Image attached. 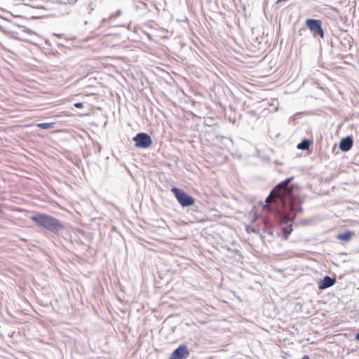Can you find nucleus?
Returning <instances> with one entry per match:
<instances>
[{
	"label": "nucleus",
	"mask_w": 359,
	"mask_h": 359,
	"mask_svg": "<svg viewBox=\"0 0 359 359\" xmlns=\"http://www.w3.org/2000/svg\"><path fill=\"white\" fill-rule=\"evenodd\" d=\"M336 282V279L334 278H331L330 276H325L323 279L320 280L318 283V288L320 290H325L331 286H332Z\"/></svg>",
	"instance_id": "7"
},
{
	"label": "nucleus",
	"mask_w": 359,
	"mask_h": 359,
	"mask_svg": "<svg viewBox=\"0 0 359 359\" xmlns=\"http://www.w3.org/2000/svg\"><path fill=\"white\" fill-rule=\"evenodd\" d=\"M74 107L78 108V109H80V108H82L83 107V104L82 102H76L74 104Z\"/></svg>",
	"instance_id": "14"
},
{
	"label": "nucleus",
	"mask_w": 359,
	"mask_h": 359,
	"mask_svg": "<svg viewBox=\"0 0 359 359\" xmlns=\"http://www.w3.org/2000/svg\"><path fill=\"white\" fill-rule=\"evenodd\" d=\"M174 194L177 201L183 206H190L194 203V199L191 196L188 195L185 191L177 188L172 187L171 189Z\"/></svg>",
	"instance_id": "3"
},
{
	"label": "nucleus",
	"mask_w": 359,
	"mask_h": 359,
	"mask_svg": "<svg viewBox=\"0 0 359 359\" xmlns=\"http://www.w3.org/2000/svg\"><path fill=\"white\" fill-rule=\"evenodd\" d=\"M53 124H54L53 123H41L37 124V127L42 128V129L48 130L53 127Z\"/></svg>",
	"instance_id": "11"
},
{
	"label": "nucleus",
	"mask_w": 359,
	"mask_h": 359,
	"mask_svg": "<svg viewBox=\"0 0 359 359\" xmlns=\"http://www.w3.org/2000/svg\"><path fill=\"white\" fill-rule=\"evenodd\" d=\"M292 230V228L288 226H286L283 229V237L285 239L288 238V236L290 234Z\"/></svg>",
	"instance_id": "12"
},
{
	"label": "nucleus",
	"mask_w": 359,
	"mask_h": 359,
	"mask_svg": "<svg viewBox=\"0 0 359 359\" xmlns=\"http://www.w3.org/2000/svg\"><path fill=\"white\" fill-rule=\"evenodd\" d=\"M353 140L351 136H347L344 138H342L339 142V149L342 151H348L353 147Z\"/></svg>",
	"instance_id": "8"
},
{
	"label": "nucleus",
	"mask_w": 359,
	"mask_h": 359,
	"mask_svg": "<svg viewBox=\"0 0 359 359\" xmlns=\"http://www.w3.org/2000/svg\"><path fill=\"white\" fill-rule=\"evenodd\" d=\"M293 178V177H290L277 184L266 198L265 202L269 204L272 202L273 198H278L285 208L288 205L292 210H295V198L293 195V188L289 186Z\"/></svg>",
	"instance_id": "1"
},
{
	"label": "nucleus",
	"mask_w": 359,
	"mask_h": 359,
	"mask_svg": "<svg viewBox=\"0 0 359 359\" xmlns=\"http://www.w3.org/2000/svg\"><path fill=\"white\" fill-rule=\"evenodd\" d=\"M133 142L136 147L147 149L149 148L152 144L151 137L145 133H140L133 137Z\"/></svg>",
	"instance_id": "5"
},
{
	"label": "nucleus",
	"mask_w": 359,
	"mask_h": 359,
	"mask_svg": "<svg viewBox=\"0 0 359 359\" xmlns=\"http://www.w3.org/2000/svg\"><path fill=\"white\" fill-rule=\"evenodd\" d=\"M121 14V11L118 10L115 13L111 14L109 16V20L111 19V18H116L118 17Z\"/></svg>",
	"instance_id": "13"
},
{
	"label": "nucleus",
	"mask_w": 359,
	"mask_h": 359,
	"mask_svg": "<svg viewBox=\"0 0 359 359\" xmlns=\"http://www.w3.org/2000/svg\"><path fill=\"white\" fill-rule=\"evenodd\" d=\"M355 338L356 340L359 341V332L355 334Z\"/></svg>",
	"instance_id": "16"
},
{
	"label": "nucleus",
	"mask_w": 359,
	"mask_h": 359,
	"mask_svg": "<svg viewBox=\"0 0 359 359\" xmlns=\"http://www.w3.org/2000/svg\"><path fill=\"white\" fill-rule=\"evenodd\" d=\"M311 144H312L311 141H310L307 139H304L300 143H299L297 144V149H301V150H308Z\"/></svg>",
	"instance_id": "9"
},
{
	"label": "nucleus",
	"mask_w": 359,
	"mask_h": 359,
	"mask_svg": "<svg viewBox=\"0 0 359 359\" xmlns=\"http://www.w3.org/2000/svg\"><path fill=\"white\" fill-rule=\"evenodd\" d=\"M31 219L38 226L54 233H57L65 229L64 224L59 219L46 214H36L31 217Z\"/></svg>",
	"instance_id": "2"
},
{
	"label": "nucleus",
	"mask_w": 359,
	"mask_h": 359,
	"mask_svg": "<svg viewBox=\"0 0 359 359\" xmlns=\"http://www.w3.org/2000/svg\"><path fill=\"white\" fill-rule=\"evenodd\" d=\"M354 234L353 232L351 231H347L344 233H340L337 236V238L340 240L344 241H348L352 236Z\"/></svg>",
	"instance_id": "10"
},
{
	"label": "nucleus",
	"mask_w": 359,
	"mask_h": 359,
	"mask_svg": "<svg viewBox=\"0 0 359 359\" xmlns=\"http://www.w3.org/2000/svg\"><path fill=\"white\" fill-rule=\"evenodd\" d=\"M302 359H310L309 357L306 355H304Z\"/></svg>",
	"instance_id": "17"
},
{
	"label": "nucleus",
	"mask_w": 359,
	"mask_h": 359,
	"mask_svg": "<svg viewBox=\"0 0 359 359\" xmlns=\"http://www.w3.org/2000/svg\"><path fill=\"white\" fill-rule=\"evenodd\" d=\"M189 354L187 346L181 344L172 353L169 359H187Z\"/></svg>",
	"instance_id": "6"
},
{
	"label": "nucleus",
	"mask_w": 359,
	"mask_h": 359,
	"mask_svg": "<svg viewBox=\"0 0 359 359\" xmlns=\"http://www.w3.org/2000/svg\"><path fill=\"white\" fill-rule=\"evenodd\" d=\"M77 0H69L68 3L69 4H74L76 2Z\"/></svg>",
	"instance_id": "15"
},
{
	"label": "nucleus",
	"mask_w": 359,
	"mask_h": 359,
	"mask_svg": "<svg viewBox=\"0 0 359 359\" xmlns=\"http://www.w3.org/2000/svg\"><path fill=\"white\" fill-rule=\"evenodd\" d=\"M305 24L309 28L314 37L320 36L322 39L324 38V30L322 27V22L320 20L307 19Z\"/></svg>",
	"instance_id": "4"
}]
</instances>
